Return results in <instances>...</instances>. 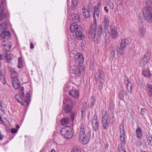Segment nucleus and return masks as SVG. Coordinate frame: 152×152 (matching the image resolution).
I'll return each mask as SVG.
<instances>
[{
  "mask_svg": "<svg viewBox=\"0 0 152 152\" xmlns=\"http://www.w3.org/2000/svg\"><path fill=\"white\" fill-rule=\"evenodd\" d=\"M124 150H125L123 148L122 146L119 145L118 146V151L119 152L122 151L123 152Z\"/></svg>",
  "mask_w": 152,
  "mask_h": 152,
  "instance_id": "53",
  "label": "nucleus"
},
{
  "mask_svg": "<svg viewBox=\"0 0 152 152\" xmlns=\"http://www.w3.org/2000/svg\"><path fill=\"white\" fill-rule=\"evenodd\" d=\"M7 28V23L6 22H4L0 25V30L3 29L5 30Z\"/></svg>",
  "mask_w": 152,
  "mask_h": 152,
  "instance_id": "36",
  "label": "nucleus"
},
{
  "mask_svg": "<svg viewBox=\"0 0 152 152\" xmlns=\"http://www.w3.org/2000/svg\"><path fill=\"white\" fill-rule=\"evenodd\" d=\"M70 70L72 71V72L75 74H78L80 73L79 67L77 65H72L70 67Z\"/></svg>",
  "mask_w": 152,
  "mask_h": 152,
  "instance_id": "14",
  "label": "nucleus"
},
{
  "mask_svg": "<svg viewBox=\"0 0 152 152\" xmlns=\"http://www.w3.org/2000/svg\"><path fill=\"white\" fill-rule=\"evenodd\" d=\"M12 84L14 88L17 89L20 85V83L18 78H15L12 80Z\"/></svg>",
  "mask_w": 152,
  "mask_h": 152,
  "instance_id": "13",
  "label": "nucleus"
},
{
  "mask_svg": "<svg viewBox=\"0 0 152 152\" xmlns=\"http://www.w3.org/2000/svg\"><path fill=\"white\" fill-rule=\"evenodd\" d=\"M4 72L2 69H0V80L3 84H5L6 81L5 79V76L4 75Z\"/></svg>",
  "mask_w": 152,
  "mask_h": 152,
  "instance_id": "24",
  "label": "nucleus"
},
{
  "mask_svg": "<svg viewBox=\"0 0 152 152\" xmlns=\"http://www.w3.org/2000/svg\"><path fill=\"white\" fill-rule=\"evenodd\" d=\"M146 9L145 7L142 9V13L145 20L149 23L152 22V9Z\"/></svg>",
  "mask_w": 152,
  "mask_h": 152,
  "instance_id": "3",
  "label": "nucleus"
},
{
  "mask_svg": "<svg viewBox=\"0 0 152 152\" xmlns=\"http://www.w3.org/2000/svg\"><path fill=\"white\" fill-rule=\"evenodd\" d=\"M30 97L29 94L27 93L26 94L25 96L23 98L24 101L26 103V105H28L30 102Z\"/></svg>",
  "mask_w": 152,
  "mask_h": 152,
  "instance_id": "27",
  "label": "nucleus"
},
{
  "mask_svg": "<svg viewBox=\"0 0 152 152\" xmlns=\"http://www.w3.org/2000/svg\"><path fill=\"white\" fill-rule=\"evenodd\" d=\"M102 121L107 120V113L105 111H102Z\"/></svg>",
  "mask_w": 152,
  "mask_h": 152,
  "instance_id": "35",
  "label": "nucleus"
},
{
  "mask_svg": "<svg viewBox=\"0 0 152 152\" xmlns=\"http://www.w3.org/2000/svg\"><path fill=\"white\" fill-rule=\"evenodd\" d=\"M60 134L64 137L69 139L72 136V129L70 126H65L62 128L60 131Z\"/></svg>",
  "mask_w": 152,
  "mask_h": 152,
  "instance_id": "2",
  "label": "nucleus"
},
{
  "mask_svg": "<svg viewBox=\"0 0 152 152\" xmlns=\"http://www.w3.org/2000/svg\"><path fill=\"white\" fill-rule=\"evenodd\" d=\"M2 113L3 114H5V112L4 109L3 108L2 106V103L1 101H0V113Z\"/></svg>",
  "mask_w": 152,
  "mask_h": 152,
  "instance_id": "48",
  "label": "nucleus"
},
{
  "mask_svg": "<svg viewBox=\"0 0 152 152\" xmlns=\"http://www.w3.org/2000/svg\"><path fill=\"white\" fill-rule=\"evenodd\" d=\"M93 127L95 131H97L98 129L99 124L97 120V116L96 114L94 115L92 120Z\"/></svg>",
  "mask_w": 152,
  "mask_h": 152,
  "instance_id": "5",
  "label": "nucleus"
},
{
  "mask_svg": "<svg viewBox=\"0 0 152 152\" xmlns=\"http://www.w3.org/2000/svg\"><path fill=\"white\" fill-rule=\"evenodd\" d=\"M11 74L12 79H14L15 78H18L17 77L18 74L15 71H12L11 72Z\"/></svg>",
  "mask_w": 152,
  "mask_h": 152,
  "instance_id": "44",
  "label": "nucleus"
},
{
  "mask_svg": "<svg viewBox=\"0 0 152 152\" xmlns=\"http://www.w3.org/2000/svg\"><path fill=\"white\" fill-rule=\"evenodd\" d=\"M102 126L104 129H106L107 128V120H104L102 121Z\"/></svg>",
  "mask_w": 152,
  "mask_h": 152,
  "instance_id": "39",
  "label": "nucleus"
},
{
  "mask_svg": "<svg viewBox=\"0 0 152 152\" xmlns=\"http://www.w3.org/2000/svg\"><path fill=\"white\" fill-rule=\"evenodd\" d=\"M147 140L149 144L152 146V137L149 135H147L146 137Z\"/></svg>",
  "mask_w": 152,
  "mask_h": 152,
  "instance_id": "42",
  "label": "nucleus"
},
{
  "mask_svg": "<svg viewBox=\"0 0 152 152\" xmlns=\"http://www.w3.org/2000/svg\"><path fill=\"white\" fill-rule=\"evenodd\" d=\"M98 34L99 35H100V36H101L102 34V33H103L102 31V26L101 25H99V26L98 27Z\"/></svg>",
  "mask_w": 152,
  "mask_h": 152,
  "instance_id": "41",
  "label": "nucleus"
},
{
  "mask_svg": "<svg viewBox=\"0 0 152 152\" xmlns=\"http://www.w3.org/2000/svg\"><path fill=\"white\" fill-rule=\"evenodd\" d=\"M0 36L2 39H6V38L5 33L4 32H2Z\"/></svg>",
  "mask_w": 152,
  "mask_h": 152,
  "instance_id": "57",
  "label": "nucleus"
},
{
  "mask_svg": "<svg viewBox=\"0 0 152 152\" xmlns=\"http://www.w3.org/2000/svg\"><path fill=\"white\" fill-rule=\"evenodd\" d=\"M129 43L128 39H123L121 40L120 44V47L121 49H123Z\"/></svg>",
  "mask_w": 152,
  "mask_h": 152,
  "instance_id": "18",
  "label": "nucleus"
},
{
  "mask_svg": "<svg viewBox=\"0 0 152 152\" xmlns=\"http://www.w3.org/2000/svg\"><path fill=\"white\" fill-rule=\"evenodd\" d=\"M69 94L75 98H77L79 93L77 90H71L69 92Z\"/></svg>",
  "mask_w": 152,
  "mask_h": 152,
  "instance_id": "19",
  "label": "nucleus"
},
{
  "mask_svg": "<svg viewBox=\"0 0 152 152\" xmlns=\"http://www.w3.org/2000/svg\"><path fill=\"white\" fill-rule=\"evenodd\" d=\"M72 107V105H65L64 109L65 112L68 113H69L71 110Z\"/></svg>",
  "mask_w": 152,
  "mask_h": 152,
  "instance_id": "29",
  "label": "nucleus"
},
{
  "mask_svg": "<svg viewBox=\"0 0 152 152\" xmlns=\"http://www.w3.org/2000/svg\"><path fill=\"white\" fill-rule=\"evenodd\" d=\"M142 74L145 77H150L152 76L150 70L148 69H146L142 72Z\"/></svg>",
  "mask_w": 152,
  "mask_h": 152,
  "instance_id": "22",
  "label": "nucleus"
},
{
  "mask_svg": "<svg viewBox=\"0 0 152 152\" xmlns=\"http://www.w3.org/2000/svg\"><path fill=\"white\" fill-rule=\"evenodd\" d=\"M6 0H0V5H3L6 4Z\"/></svg>",
  "mask_w": 152,
  "mask_h": 152,
  "instance_id": "63",
  "label": "nucleus"
},
{
  "mask_svg": "<svg viewBox=\"0 0 152 152\" xmlns=\"http://www.w3.org/2000/svg\"><path fill=\"white\" fill-rule=\"evenodd\" d=\"M140 66L142 67H144L145 66V65L147 64L146 63H145L144 62H143L142 61H141L140 62Z\"/></svg>",
  "mask_w": 152,
  "mask_h": 152,
  "instance_id": "62",
  "label": "nucleus"
},
{
  "mask_svg": "<svg viewBox=\"0 0 152 152\" xmlns=\"http://www.w3.org/2000/svg\"><path fill=\"white\" fill-rule=\"evenodd\" d=\"M86 128V125L85 122H82L80 124L79 135V137H80V138L83 137V136L85 134Z\"/></svg>",
  "mask_w": 152,
  "mask_h": 152,
  "instance_id": "6",
  "label": "nucleus"
},
{
  "mask_svg": "<svg viewBox=\"0 0 152 152\" xmlns=\"http://www.w3.org/2000/svg\"><path fill=\"white\" fill-rule=\"evenodd\" d=\"M3 48L6 51H10L11 48V45H8L4 44L2 45Z\"/></svg>",
  "mask_w": 152,
  "mask_h": 152,
  "instance_id": "37",
  "label": "nucleus"
},
{
  "mask_svg": "<svg viewBox=\"0 0 152 152\" xmlns=\"http://www.w3.org/2000/svg\"><path fill=\"white\" fill-rule=\"evenodd\" d=\"M96 15L97 17L99 16V10L94 9V18L95 15Z\"/></svg>",
  "mask_w": 152,
  "mask_h": 152,
  "instance_id": "46",
  "label": "nucleus"
},
{
  "mask_svg": "<svg viewBox=\"0 0 152 152\" xmlns=\"http://www.w3.org/2000/svg\"><path fill=\"white\" fill-rule=\"evenodd\" d=\"M109 19L107 16H105L104 21V30L105 32L107 31L109 26Z\"/></svg>",
  "mask_w": 152,
  "mask_h": 152,
  "instance_id": "15",
  "label": "nucleus"
},
{
  "mask_svg": "<svg viewBox=\"0 0 152 152\" xmlns=\"http://www.w3.org/2000/svg\"><path fill=\"white\" fill-rule=\"evenodd\" d=\"M110 34L113 39H115L116 38L118 35V33L116 28L115 27H112L111 28Z\"/></svg>",
  "mask_w": 152,
  "mask_h": 152,
  "instance_id": "16",
  "label": "nucleus"
},
{
  "mask_svg": "<svg viewBox=\"0 0 152 152\" xmlns=\"http://www.w3.org/2000/svg\"><path fill=\"white\" fill-rule=\"evenodd\" d=\"M69 123V120L68 118H64L61 120V123L63 126L67 125Z\"/></svg>",
  "mask_w": 152,
  "mask_h": 152,
  "instance_id": "28",
  "label": "nucleus"
},
{
  "mask_svg": "<svg viewBox=\"0 0 152 152\" xmlns=\"http://www.w3.org/2000/svg\"><path fill=\"white\" fill-rule=\"evenodd\" d=\"M149 60V59L148 57H147V56H146V55H145L142 61L143 62H144L145 63L147 64V63L148 62Z\"/></svg>",
  "mask_w": 152,
  "mask_h": 152,
  "instance_id": "49",
  "label": "nucleus"
},
{
  "mask_svg": "<svg viewBox=\"0 0 152 152\" xmlns=\"http://www.w3.org/2000/svg\"><path fill=\"white\" fill-rule=\"evenodd\" d=\"M100 7V4L99 3H98L97 5L94 7V9L99 10V8Z\"/></svg>",
  "mask_w": 152,
  "mask_h": 152,
  "instance_id": "60",
  "label": "nucleus"
},
{
  "mask_svg": "<svg viewBox=\"0 0 152 152\" xmlns=\"http://www.w3.org/2000/svg\"><path fill=\"white\" fill-rule=\"evenodd\" d=\"M74 58L76 61L80 64L82 63L84 61V58L83 55L80 53H78L77 54L74 56Z\"/></svg>",
  "mask_w": 152,
  "mask_h": 152,
  "instance_id": "10",
  "label": "nucleus"
},
{
  "mask_svg": "<svg viewBox=\"0 0 152 152\" xmlns=\"http://www.w3.org/2000/svg\"><path fill=\"white\" fill-rule=\"evenodd\" d=\"M68 15L69 17L72 20V21L77 22L80 21V17L77 14L70 12L68 14Z\"/></svg>",
  "mask_w": 152,
  "mask_h": 152,
  "instance_id": "8",
  "label": "nucleus"
},
{
  "mask_svg": "<svg viewBox=\"0 0 152 152\" xmlns=\"http://www.w3.org/2000/svg\"><path fill=\"white\" fill-rule=\"evenodd\" d=\"M96 27V19H95L94 20V24L90 28L88 34V37L91 39L93 41H95L96 34L97 31Z\"/></svg>",
  "mask_w": 152,
  "mask_h": 152,
  "instance_id": "1",
  "label": "nucleus"
},
{
  "mask_svg": "<svg viewBox=\"0 0 152 152\" xmlns=\"http://www.w3.org/2000/svg\"><path fill=\"white\" fill-rule=\"evenodd\" d=\"M125 83L126 86V88L128 91L129 93H132V85L129 82L128 79L125 81Z\"/></svg>",
  "mask_w": 152,
  "mask_h": 152,
  "instance_id": "20",
  "label": "nucleus"
},
{
  "mask_svg": "<svg viewBox=\"0 0 152 152\" xmlns=\"http://www.w3.org/2000/svg\"><path fill=\"white\" fill-rule=\"evenodd\" d=\"M78 26L75 23L72 24L70 26V29L72 32H75L78 31Z\"/></svg>",
  "mask_w": 152,
  "mask_h": 152,
  "instance_id": "21",
  "label": "nucleus"
},
{
  "mask_svg": "<svg viewBox=\"0 0 152 152\" xmlns=\"http://www.w3.org/2000/svg\"><path fill=\"white\" fill-rule=\"evenodd\" d=\"M18 129L15 128L12 129L11 130V132L12 133H15L18 131Z\"/></svg>",
  "mask_w": 152,
  "mask_h": 152,
  "instance_id": "59",
  "label": "nucleus"
},
{
  "mask_svg": "<svg viewBox=\"0 0 152 152\" xmlns=\"http://www.w3.org/2000/svg\"><path fill=\"white\" fill-rule=\"evenodd\" d=\"M101 36L100 37V35H99L98 36V37H97L96 38V43L97 44H99L100 41V40H101Z\"/></svg>",
  "mask_w": 152,
  "mask_h": 152,
  "instance_id": "56",
  "label": "nucleus"
},
{
  "mask_svg": "<svg viewBox=\"0 0 152 152\" xmlns=\"http://www.w3.org/2000/svg\"><path fill=\"white\" fill-rule=\"evenodd\" d=\"M75 113H72L70 115L71 118L72 120L73 121V120H74V117H75Z\"/></svg>",
  "mask_w": 152,
  "mask_h": 152,
  "instance_id": "64",
  "label": "nucleus"
},
{
  "mask_svg": "<svg viewBox=\"0 0 152 152\" xmlns=\"http://www.w3.org/2000/svg\"><path fill=\"white\" fill-rule=\"evenodd\" d=\"M15 98L18 102H20L21 103H22V99L19 95H16L15 96Z\"/></svg>",
  "mask_w": 152,
  "mask_h": 152,
  "instance_id": "51",
  "label": "nucleus"
},
{
  "mask_svg": "<svg viewBox=\"0 0 152 152\" xmlns=\"http://www.w3.org/2000/svg\"><path fill=\"white\" fill-rule=\"evenodd\" d=\"M77 4V0H72V1L71 7H72V9H74V8L75 7Z\"/></svg>",
  "mask_w": 152,
  "mask_h": 152,
  "instance_id": "38",
  "label": "nucleus"
},
{
  "mask_svg": "<svg viewBox=\"0 0 152 152\" xmlns=\"http://www.w3.org/2000/svg\"><path fill=\"white\" fill-rule=\"evenodd\" d=\"M106 2L107 4L109 5L112 9H113V4L111 1L110 0H107Z\"/></svg>",
  "mask_w": 152,
  "mask_h": 152,
  "instance_id": "45",
  "label": "nucleus"
},
{
  "mask_svg": "<svg viewBox=\"0 0 152 152\" xmlns=\"http://www.w3.org/2000/svg\"><path fill=\"white\" fill-rule=\"evenodd\" d=\"M91 137V132H88L85 135L83 136V137L80 138L79 137V139L80 140L82 141V143L83 144H86L89 141Z\"/></svg>",
  "mask_w": 152,
  "mask_h": 152,
  "instance_id": "4",
  "label": "nucleus"
},
{
  "mask_svg": "<svg viewBox=\"0 0 152 152\" xmlns=\"http://www.w3.org/2000/svg\"><path fill=\"white\" fill-rule=\"evenodd\" d=\"M136 133L137 137L139 139H141L142 137V133L140 127L139 126H137L136 129Z\"/></svg>",
  "mask_w": 152,
  "mask_h": 152,
  "instance_id": "17",
  "label": "nucleus"
},
{
  "mask_svg": "<svg viewBox=\"0 0 152 152\" xmlns=\"http://www.w3.org/2000/svg\"><path fill=\"white\" fill-rule=\"evenodd\" d=\"M23 62L20 60V58H19L18 59V67L19 68L21 69L23 67Z\"/></svg>",
  "mask_w": 152,
  "mask_h": 152,
  "instance_id": "43",
  "label": "nucleus"
},
{
  "mask_svg": "<svg viewBox=\"0 0 152 152\" xmlns=\"http://www.w3.org/2000/svg\"><path fill=\"white\" fill-rule=\"evenodd\" d=\"M63 103L66 105H69L72 106L74 105V102L73 101L67 96H66L64 98Z\"/></svg>",
  "mask_w": 152,
  "mask_h": 152,
  "instance_id": "12",
  "label": "nucleus"
},
{
  "mask_svg": "<svg viewBox=\"0 0 152 152\" xmlns=\"http://www.w3.org/2000/svg\"><path fill=\"white\" fill-rule=\"evenodd\" d=\"M76 35L77 37H80V39H82L83 38L84 36L81 31H78L76 33Z\"/></svg>",
  "mask_w": 152,
  "mask_h": 152,
  "instance_id": "40",
  "label": "nucleus"
},
{
  "mask_svg": "<svg viewBox=\"0 0 152 152\" xmlns=\"http://www.w3.org/2000/svg\"><path fill=\"white\" fill-rule=\"evenodd\" d=\"M147 112V110L145 109L141 108V114L142 115H145Z\"/></svg>",
  "mask_w": 152,
  "mask_h": 152,
  "instance_id": "50",
  "label": "nucleus"
},
{
  "mask_svg": "<svg viewBox=\"0 0 152 152\" xmlns=\"http://www.w3.org/2000/svg\"><path fill=\"white\" fill-rule=\"evenodd\" d=\"M83 15L86 18H88L90 17L89 11L86 8H83L82 9Z\"/></svg>",
  "mask_w": 152,
  "mask_h": 152,
  "instance_id": "25",
  "label": "nucleus"
},
{
  "mask_svg": "<svg viewBox=\"0 0 152 152\" xmlns=\"http://www.w3.org/2000/svg\"><path fill=\"white\" fill-rule=\"evenodd\" d=\"M4 10L3 5H0V14H1Z\"/></svg>",
  "mask_w": 152,
  "mask_h": 152,
  "instance_id": "58",
  "label": "nucleus"
},
{
  "mask_svg": "<svg viewBox=\"0 0 152 152\" xmlns=\"http://www.w3.org/2000/svg\"><path fill=\"white\" fill-rule=\"evenodd\" d=\"M24 88L23 87H21L19 88V90L21 92V94L23 96L24 95V93L23 92Z\"/></svg>",
  "mask_w": 152,
  "mask_h": 152,
  "instance_id": "54",
  "label": "nucleus"
},
{
  "mask_svg": "<svg viewBox=\"0 0 152 152\" xmlns=\"http://www.w3.org/2000/svg\"><path fill=\"white\" fill-rule=\"evenodd\" d=\"M145 3L146 6V9H152V4L151 0H145Z\"/></svg>",
  "mask_w": 152,
  "mask_h": 152,
  "instance_id": "32",
  "label": "nucleus"
},
{
  "mask_svg": "<svg viewBox=\"0 0 152 152\" xmlns=\"http://www.w3.org/2000/svg\"><path fill=\"white\" fill-rule=\"evenodd\" d=\"M115 48L118 55H122L124 54V50L123 49H121V47L119 48L118 45H116L115 46Z\"/></svg>",
  "mask_w": 152,
  "mask_h": 152,
  "instance_id": "33",
  "label": "nucleus"
},
{
  "mask_svg": "<svg viewBox=\"0 0 152 152\" xmlns=\"http://www.w3.org/2000/svg\"><path fill=\"white\" fill-rule=\"evenodd\" d=\"M72 152H81V150L78 147H74L72 148Z\"/></svg>",
  "mask_w": 152,
  "mask_h": 152,
  "instance_id": "47",
  "label": "nucleus"
},
{
  "mask_svg": "<svg viewBox=\"0 0 152 152\" xmlns=\"http://www.w3.org/2000/svg\"><path fill=\"white\" fill-rule=\"evenodd\" d=\"M126 93L124 90L120 91L119 94V98L121 100H123L125 96L126 95Z\"/></svg>",
  "mask_w": 152,
  "mask_h": 152,
  "instance_id": "30",
  "label": "nucleus"
},
{
  "mask_svg": "<svg viewBox=\"0 0 152 152\" xmlns=\"http://www.w3.org/2000/svg\"><path fill=\"white\" fill-rule=\"evenodd\" d=\"M13 54L12 53H10L8 55L7 52L4 53V57L6 58V59L10 62V61L12 60L13 57Z\"/></svg>",
  "mask_w": 152,
  "mask_h": 152,
  "instance_id": "26",
  "label": "nucleus"
},
{
  "mask_svg": "<svg viewBox=\"0 0 152 152\" xmlns=\"http://www.w3.org/2000/svg\"><path fill=\"white\" fill-rule=\"evenodd\" d=\"M108 117L109 118L110 123L112 124L115 119L114 113L111 111L109 112L108 114Z\"/></svg>",
  "mask_w": 152,
  "mask_h": 152,
  "instance_id": "23",
  "label": "nucleus"
},
{
  "mask_svg": "<svg viewBox=\"0 0 152 152\" xmlns=\"http://www.w3.org/2000/svg\"><path fill=\"white\" fill-rule=\"evenodd\" d=\"M114 48V46L113 45H111L110 48V56L111 57H114L115 56V48Z\"/></svg>",
  "mask_w": 152,
  "mask_h": 152,
  "instance_id": "34",
  "label": "nucleus"
},
{
  "mask_svg": "<svg viewBox=\"0 0 152 152\" xmlns=\"http://www.w3.org/2000/svg\"><path fill=\"white\" fill-rule=\"evenodd\" d=\"M96 79L100 83L102 84L104 82V77L103 72L101 70H99V73L96 76Z\"/></svg>",
  "mask_w": 152,
  "mask_h": 152,
  "instance_id": "7",
  "label": "nucleus"
},
{
  "mask_svg": "<svg viewBox=\"0 0 152 152\" xmlns=\"http://www.w3.org/2000/svg\"><path fill=\"white\" fill-rule=\"evenodd\" d=\"M4 33H5L6 37L7 38L9 36H10V32L8 31H4Z\"/></svg>",
  "mask_w": 152,
  "mask_h": 152,
  "instance_id": "52",
  "label": "nucleus"
},
{
  "mask_svg": "<svg viewBox=\"0 0 152 152\" xmlns=\"http://www.w3.org/2000/svg\"><path fill=\"white\" fill-rule=\"evenodd\" d=\"M147 90L148 91V95L150 96H152V86L150 84L147 85Z\"/></svg>",
  "mask_w": 152,
  "mask_h": 152,
  "instance_id": "31",
  "label": "nucleus"
},
{
  "mask_svg": "<svg viewBox=\"0 0 152 152\" xmlns=\"http://www.w3.org/2000/svg\"><path fill=\"white\" fill-rule=\"evenodd\" d=\"M87 103L86 102H84L82 104V109H85L86 108Z\"/></svg>",
  "mask_w": 152,
  "mask_h": 152,
  "instance_id": "61",
  "label": "nucleus"
},
{
  "mask_svg": "<svg viewBox=\"0 0 152 152\" xmlns=\"http://www.w3.org/2000/svg\"><path fill=\"white\" fill-rule=\"evenodd\" d=\"M109 37V35H108L107 34L105 35V43L107 44H108V43Z\"/></svg>",
  "mask_w": 152,
  "mask_h": 152,
  "instance_id": "55",
  "label": "nucleus"
},
{
  "mask_svg": "<svg viewBox=\"0 0 152 152\" xmlns=\"http://www.w3.org/2000/svg\"><path fill=\"white\" fill-rule=\"evenodd\" d=\"M119 128L120 132V139L121 142H124L125 141V132L123 126L121 124L120 125Z\"/></svg>",
  "mask_w": 152,
  "mask_h": 152,
  "instance_id": "11",
  "label": "nucleus"
},
{
  "mask_svg": "<svg viewBox=\"0 0 152 152\" xmlns=\"http://www.w3.org/2000/svg\"><path fill=\"white\" fill-rule=\"evenodd\" d=\"M139 26V32L140 35L143 36L145 33L146 29L144 27V23H142L141 21L138 22Z\"/></svg>",
  "mask_w": 152,
  "mask_h": 152,
  "instance_id": "9",
  "label": "nucleus"
}]
</instances>
